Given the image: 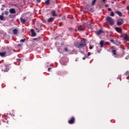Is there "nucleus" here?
<instances>
[{
	"instance_id": "1",
	"label": "nucleus",
	"mask_w": 129,
	"mask_h": 129,
	"mask_svg": "<svg viewBox=\"0 0 129 129\" xmlns=\"http://www.w3.org/2000/svg\"><path fill=\"white\" fill-rule=\"evenodd\" d=\"M86 45V41L85 39L81 40L80 43H76L75 44V46L77 47V48H83V47H85Z\"/></svg>"
},
{
	"instance_id": "2",
	"label": "nucleus",
	"mask_w": 129,
	"mask_h": 129,
	"mask_svg": "<svg viewBox=\"0 0 129 129\" xmlns=\"http://www.w3.org/2000/svg\"><path fill=\"white\" fill-rule=\"evenodd\" d=\"M106 21L111 26H113V25H114V20H113L112 18L108 17L106 18Z\"/></svg>"
},
{
	"instance_id": "3",
	"label": "nucleus",
	"mask_w": 129,
	"mask_h": 129,
	"mask_svg": "<svg viewBox=\"0 0 129 129\" xmlns=\"http://www.w3.org/2000/svg\"><path fill=\"white\" fill-rule=\"evenodd\" d=\"M75 122V117H72L69 121L68 123L69 124H73Z\"/></svg>"
},
{
	"instance_id": "4",
	"label": "nucleus",
	"mask_w": 129,
	"mask_h": 129,
	"mask_svg": "<svg viewBox=\"0 0 129 129\" xmlns=\"http://www.w3.org/2000/svg\"><path fill=\"white\" fill-rule=\"evenodd\" d=\"M124 23V21H123V20L122 19H120L118 20L117 22V26H121L122 24Z\"/></svg>"
},
{
	"instance_id": "5",
	"label": "nucleus",
	"mask_w": 129,
	"mask_h": 129,
	"mask_svg": "<svg viewBox=\"0 0 129 129\" xmlns=\"http://www.w3.org/2000/svg\"><path fill=\"white\" fill-rule=\"evenodd\" d=\"M9 67V64H4L2 66V71H7V69Z\"/></svg>"
},
{
	"instance_id": "6",
	"label": "nucleus",
	"mask_w": 129,
	"mask_h": 129,
	"mask_svg": "<svg viewBox=\"0 0 129 129\" xmlns=\"http://www.w3.org/2000/svg\"><path fill=\"white\" fill-rule=\"evenodd\" d=\"M115 30L117 33H119V34H121V33H122V29H121V28L116 27L115 28Z\"/></svg>"
},
{
	"instance_id": "7",
	"label": "nucleus",
	"mask_w": 129,
	"mask_h": 129,
	"mask_svg": "<svg viewBox=\"0 0 129 129\" xmlns=\"http://www.w3.org/2000/svg\"><path fill=\"white\" fill-rule=\"evenodd\" d=\"M30 32H31L32 37H36L37 34L35 32V30L33 29H31Z\"/></svg>"
},
{
	"instance_id": "8",
	"label": "nucleus",
	"mask_w": 129,
	"mask_h": 129,
	"mask_svg": "<svg viewBox=\"0 0 129 129\" xmlns=\"http://www.w3.org/2000/svg\"><path fill=\"white\" fill-rule=\"evenodd\" d=\"M52 17H57V14H56V11L55 10H52L51 12Z\"/></svg>"
},
{
	"instance_id": "9",
	"label": "nucleus",
	"mask_w": 129,
	"mask_h": 129,
	"mask_svg": "<svg viewBox=\"0 0 129 129\" xmlns=\"http://www.w3.org/2000/svg\"><path fill=\"white\" fill-rule=\"evenodd\" d=\"M9 12L10 14H16V10L14 8L10 9Z\"/></svg>"
},
{
	"instance_id": "10",
	"label": "nucleus",
	"mask_w": 129,
	"mask_h": 129,
	"mask_svg": "<svg viewBox=\"0 0 129 129\" xmlns=\"http://www.w3.org/2000/svg\"><path fill=\"white\" fill-rule=\"evenodd\" d=\"M115 14H116L119 17H122V13L119 11H115Z\"/></svg>"
},
{
	"instance_id": "11",
	"label": "nucleus",
	"mask_w": 129,
	"mask_h": 129,
	"mask_svg": "<svg viewBox=\"0 0 129 129\" xmlns=\"http://www.w3.org/2000/svg\"><path fill=\"white\" fill-rule=\"evenodd\" d=\"M102 33V30L101 29H100L99 31L96 32V35H97L98 36H99V35H101Z\"/></svg>"
},
{
	"instance_id": "12",
	"label": "nucleus",
	"mask_w": 129,
	"mask_h": 129,
	"mask_svg": "<svg viewBox=\"0 0 129 129\" xmlns=\"http://www.w3.org/2000/svg\"><path fill=\"white\" fill-rule=\"evenodd\" d=\"M54 21V18H50L47 20L48 23H52V22Z\"/></svg>"
},
{
	"instance_id": "13",
	"label": "nucleus",
	"mask_w": 129,
	"mask_h": 129,
	"mask_svg": "<svg viewBox=\"0 0 129 129\" xmlns=\"http://www.w3.org/2000/svg\"><path fill=\"white\" fill-rule=\"evenodd\" d=\"M123 40H125L126 41L128 40V35H127V34H125V36L123 37Z\"/></svg>"
},
{
	"instance_id": "14",
	"label": "nucleus",
	"mask_w": 129,
	"mask_h": 129,
	"mask_svg": "<svg viewBox=\"0 0 129 129\" xmlns=\"http://www.w3.org/2000/svg\"><path fill=\"white\" fill-rule=\"evenodd\" d=\"M6 52H0V56H1V57H5V56H6Z\"/></svg>"
},
{
	"instance_id": "15",
	"label": "nucleus",
	"mask_w": 129,
	"mask_h": 129,
	"mask_svg": "<svg viewBox=\"0 0 129 129\" xmlns=\"http://www.w3.org/2000/svg\"><path fill=\"white\" fill-rule=\"evenodd\" d=\"M112 52L113 55H116V49H115V48H113L112 49Z\"/></svg>"
},
{
	"instance_id": "16",
	"label": "nucleus",
	"mask_w": 129,
	"mask_h": 129,
	"mask_svg": "<svg viewBox=\"0 0 129 129\" xmlns=\"http://www.w3.org/2000/svg\"><path fill=\"white\" fill-rule=\"evenodd\" d=\"M18 32L19 31L17 30V29H15L13 31V33L14 35H17V34H18Z\"/></svg>"
},
{
	"instance_id": "17",
	"label": "nucleus",
	"mask_w": 129,
	"mask_h": 129,
	"mask_svg": "<svg viewBox=\"0 0 129 129\" xmlns=\"http://www.w3.org/2000/svg\"><path fill=\"white\" fill-rule=\"evenodd\" d=\"M2 15H0V20L1 21H4L5 20V18L4 17V13L2 14Z\"/></svg>"
},
{
	"instance_id": "18",
	"label": "nucleus",
	"mask_w": 129,
	"mask_h": 129,
	"mask_svg": "<svg viewBox=\"0 0 129 129\" xmlns=\"http://www.w3.org/2000/svg\"><path fill=\"white\" fill-rule=\"evenodd\" d=\"M20 21L23 24H25L26 23V19H24L23 18H20Z\"/></svg>"
},
{
	"instance_id": "19",
	"label": "nucleus",
	"mask_w": 129,
	"mask_h": 129,
	"mask_svg": "<svg viewBox=\"0 0 129 129\" xmlns=\"http://www.w3.org/2000/svg\"><path fill=\"white\" fill-rule=\"evenodd\" d=\"M78 31H83V28H82V26L80 25L78 28Z\"/></svg>"
},
{
	"instance_id": "20",
	"label": "nucleus",
	"mask_w": 129,
	"mask_h": 129,
	"mask_svg": "<svg viewBox=\"0 0 129 129\" xmlns=\"http://www.w3.org/2000/svg\"><path fill=\"white\" fill-rule=\"evenodd\" d=\"M96 1L97 0H93L92 2V4H91V6L92 7H93V6H95V3H96Z\"/></svg>"
},
{
	"instance_id": "21",
	"label": "nucleus",
	"mask_w": 129,
	"mask_h": 129,
	"mask_svg": "<svg viewBox=\"0 0 129 129\" xmlns=\"http://www.w3.org/2000/svg\"><path fill=\"white\" fill-rule=\"evenodd\" d=\"M45 5L46 6H49V5H50V0H47L46 2H45Z\"/></svg>"
},
{
	"instance_id": "22",
	"label": "nucleus",
	"mask_w": 129,
	"mask_h": 129,
	"mask_svg": "<svg viewBox=\"0 0 129 129\" xmlns=\"http://www.w3.org/2000/svg\"><path fill=\"white\" fill-rule=\"evenodd\" d=\"M104 43V42L103 41H101L100 42V45L101 47H103V44Z\"/></svg>"
},
{
	"instance_id": "23",
	"label": "nucleus",
	"mask_w": 129,
	"mask_h": 129,
	"mask_svg": "<svg viewBox=\"0 0 129 129\" xmlns=\"http://www.w3.org/2000/svg\"><path fill=\"white\" fill-rule=\"evenodd\" d=\"M110 16L111 17H114V13L113 12H111Z\"/></svg>"
},
{
	"instance_id": "24",
	"label": "nucleus",
	"mask_w": 129,
	"mask_h": 129,
	"mask_svg": "<svg viewBox=\"0 0 129 129\" xmlns=\"http://www.w3.org/2000/svg\"><path fill=\"white\" fill-rule=\"evenodd\" d=\"M20 42H21V43H24V42H26V39H22L20 40Z\"/></svg>"
},
{
	"instance_id": "25",
	"label": "nucleus",
	"mask_w": 129,
	"mask_h": 129,
	"mask_svg": "<svg viewBox=\"0 0 129 129\" xmlns=\"http://www.w3.org/2000/svg\"><path fill=\"white\" fill-rule=\"evenodd\" d=\"M4 14L6 15V16H8V15H9V11H5Z\"/></svg>"
},
{
	"instance_id": "26",
	"label": "nucleus",
	"mask_w": 129,
	"mask_h": 129,
	"mask_svg": "<svg viewBox=\"0 0 129 129\" xmlns=\"http://www.w3.org/2000/svg\"><path fill=\"white\" fill-rule=\"evenodd\" d=\"M69 31H70L71 32H73V31H74V29H73V28L70 27L69 28Z\"/></svg>"
},
{
	"instance_id": "27",
	"label": "nucleus",
	"mask_w": 129,
	"mask_h": 129,
	"mask_svg": "<svg viewBox=\"0 0 129 129\" xmlns=\"http://www.w3.org/2000/svg\"><path fill=\"white\" fill-rule=\"evenodd\" d=\"M110 41L111 42V43H113V44H115V43H114V40L113 39H110Z\"/></svg>"
},
{
	"instance_id": "28",
	"label": "nucleus",
	"mask_w": 129,
	"mask_h": 129,
	"mask_svg": "<svg viewBox=\"0 0 129 129\" xmlns=\"http://www.w3.org/2000/svg\"><path fill=\"white\" fill-rule=\"evenodd\" d=\"M89 49H90V50H92V49H93V46L90 45Z\"/></svg>"
},
{
	"instance_id": "29",
	"label": "nucleus",
	"mask_w": 129,
	"mask_h": 129,
	"mask_svg": "<svg viewBox=\"0 0 129 129\" xmlns=\"http://www.w3.org/2000/svg\"><path fill=\"white\" fill-rule=\"evenodd\" d=\"M125 75H126V76H127L129 75V72L128 71L126 72Z\"/></svg>"
},
{
	"instance_id": "30",
	"label": "nucleus",
	"mask_w": 129,
	"mask_h": 129,
	"mask_svg": "<svg viewBox=\"0 0 129 129\" xmlns=\"http://www.w3.org/2000/svg\"><path fill=\"white\" fill-rule=\"evenodd\" d=\"M17 61H18V62H21V59L20 58H18L17 59Z\"/></svg>"
},
{
	"instance_id": "31",
	"label": "nucleus",
	"mask_w": 129,
	"mask_h": 129,
	"mask_svg": "<svg viewBox=\"0 0 129 129\" xmlns=\"http://www.w3.org/2000/svg\"><path fill=\"white\" fill-rule=\"evenodd\" d=\"M64 51H65L66 52H67V51H68V48H65L64 49Z\"/></svg>"
},
{
	"instance_id": "32",
	"label": "nucleus",
	"mask_w": 129,
	"mask_h": 129,
	"mask_svg": "<svg viewBox=\"0 0 129 129\" xmlns=\"http://www.w3.org/2000/svg\"><path fill=\"white\" fill-rule=\"evenodd\" d=\"M102 1L104 4H105V3H106V0H102Z\"/></svg>"
},
{
	"instance_id": "33",
	"label": "nucleus",
	"mask_w": 129,
	"mask_h": 129,
	"mask_svg": "<svg viewBox=\"0 0 129 129\" xmlns=\"http://www.w3.org/2000/svg\"><path fill=\"white\" fill-rule=\"evenodd\" d=\"M37 3H38V4H40V3H41V0H37Z\"/></svg>"
},
{
	"instance_id": "34",
	"label": "nucleus",
	"mask_w": 129,
	"mask_h": 129,
	"mask_svg": "<svg viewBox=\"0 0 129 129\" xmlns=\"http://www.w3.org/2000/svg\"><path fill=\"white\" fill-rule=\"evenodd\" d=\"M90 55H91V53H90V52H88V56H90Z\"/></svg>"
},
{
	"instance_id": "35",
	"label": "nucleus",
	"mask_w": 129,
	"mask_h": 129,
	"mask_svg": "<svg viewBox=\"0 0 129 129\" xmlns=\"http://www.w3.org/2000/svg\"><path fill=\"white\" fill-rule=\"evenodd\" d=\"M48 72H50L51 71V68H49L48 69Z\"/></svg>"
},
{
	"instance_id": "36",
	"label": "nucleus",
	"mask_w": 129,
	"mask_h": 129,
	"mask_svg": "<svg viewBox=\"0 0 129 129\" xmlns=\"http://www.w3.org/2000/svg\"><path fill=\"white\" fill-rule=\"evenodd\" d=\"M111 4H114V0H112L111 2Z\"/></svg>"
},
{
	"instance_id": "37",
	"label": "nucleus",
	"mask_w": 129,
	"mask_h": 129,
	"mask_svg": "<svg viewBox=\"0 0 129 129\" xmlns=\"http://www.w3.org/2000/svg\"><path fill=\"white\" fill-rule=\"evenodd\" d=\"M108 11L109 12H111V9H110V8H108Z\"/></svg>"
},
{
	"instance_id": "38",
	"label": "nucleus",
	"mask_w": 129,
	"mask_h": 129,
	"mask_svg": "<svg viewBox=\"0 0 129 129\" xmlns=\"http://www.w3.org/2000/svg\"><path fill=\"white\" fill-rule=\"evenodd\" d=\"M105 7L106 8H108V5H107V4L105 5Z\"/></svg>"
},
{
	"instance_id": "39",
	"label": "nucleus",
	"mask_w": 129,
	"mask_h": 129,
	"mask_svg": "<svg viewBox=\"0 0 129 129\" xmlns=\"http://www.w3.org/2000/svg\"><path fill=\"white\" fill-rule=\"evenodd\" d=\"M18 46H19V47H22V44H18Z\"/></svg>"
},
{
	"instance_id": "40",
	"label": "nucleus",
	"mask_w": 129,
	"mask_h": 129,
	"mask_svg": "<svg viewBox=\"0 0 129 129\" xmlns=\"http://www.w3.org/2000/svg\"><path fill=\"white\" fill-rule=\"evenodd\" d=\"M126 10H127V11H129V6H127V7H126Z\"/></svg>"
},
{
	"instance_id": "41",
	"label": "nucleus",
	"mask_w": 129,
	"mask_h": 129,
	"mask_svg": "<svg viewBox=\"0 0 129 129\" xmlns=\"http://www.w3.org/2000/svg\"><path fill=\"white\" fill-rule=\"evenodd\" d=\"M105 43L106 44H108L109 43V42H106Z\"/></svg>"
},
{
	"instance_id": "42",
	"label": "nucleus",
	"mask_w": 129,
	"mask_h": 129,
	"mask_svg": "<svg viewBox=\"0 0 129 129\" xmlns=\"http://www.w3.org/2000/svg\"><path fill=\"white\" fill-rule=\"evenodd\" d=\"M86 58L84 57H83V60H85Z\"/></svg>"
},
{
	"instance_id": "43",
	"label": "nucleus",
	"mask_w": 129,
	"mask_h": 129,
	"mask_svg": "<svg viewBox=\"0 0 129 129\" xmlns=\"http://www.w3.org/2000/svg\"><path fill=\"white\" fill-rule=\"evenodd\" d=\"M128 49L129 50V46H128Z\"/></svg>"
},
{
	"instance_id": "44",
	"label": "nucleus",
	"mask_w": 129,
	"mask_h": 129,
	"mask_svg": "<svg viewBox=\"0 0 129 129\" xmlns=\"http://www.w3.org/2000/svg\"><path fill=\"white\" fill-rule=\"evenodd\" d=\"M39 39H40V38H41V37H39Z\"/></svg>"
}]
</instances>
